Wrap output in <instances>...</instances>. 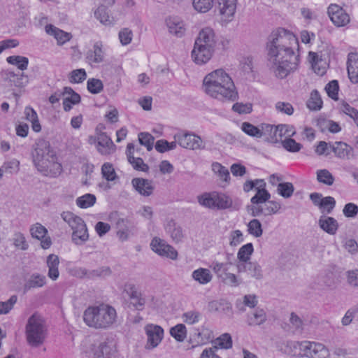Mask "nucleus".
I'll list each match as a JSON object with an SVG mask.
<instances>
[{"label":"nucleus","instance_id":"obj_4","mask_svg":"<svg viewBox=\"0 0 358 358\" xmlns=\"http://www.w3.org/2000/svg\"><path fill=\"white\" fill-rule=\"evenodd\" d=\"M115 309L108 304L89 306L83 313V320L87 326L96 329H106L116 321Z\"/></svg>","mask_w":358,"mask_h":358},{"label":"nucleus","instance_id":"obj_61","mask_svg":"<svg viewBox=\"0 0 358 358\" xmlns=\"http://www.w3.org/2000/svg\"><path fill=\"white\" fill-rule=\"evenodd\" d=\"M138 141L140 144L146 147L148 151L152 150L155 138L150 134L141 132L138 134Z\"/></svg>","mask_w":358,"mask_h":358},{"label":"nucleus","instance_id":"obj_33","mask_svg":"<svg viewBox=\"0 0 358 358\" xmlns=\"http://www.w3.org/2000/svg\"><path fill=\"white\" fill-rule=\"evenodd\" d=\"M266 182L264 181L263 184H259L256 187L257 193L250 199L252 204H259L266 202L271 198L270 193L266 189Z\"/></svg>","mask_w":358,"mask_h":358},{"label":"nucleus","instance_id":"obj_22","mask_svg":"<svg viewBox=\"0 0 358 358\" xmlns=\"http://www.w3.org/2000/svg\"><path fill=\"white\" fill-rule=\"evenodd\" d=\"M63 108L66 112L71 110L73 105L80 102V96L73 91L70 87H65L63 89Z\"/></svg>","mask_w":358,"mask_h":358},{"label":"nucleus","instance_id":"obj_17","mask_svg":"<svg viewBox=\"0 0 358 358\" xmlns=\"http://www.w3.org/2000/svg\"><path fill=\"white\" fill-rule=\"evenodd\" d=\"M331 150L339 159L349 160L354 157L353 148L346 143L336 141L330 145Z\"/></svg>","mask_w":358,"mask_h":358},{"label":"nucleus","instance_id":"obj_54","mask_svg":"<svg viewBox=\"0 0 358 358\" xmlns=\"http://www.w3.org/2000/svg\"><path fill=\"white\" fill-rule=\"evenodd\" d=\"M317 180L324 185H332L334 182V177L327 169L318 170L317 171Z\"/></svg>","mask_w":358,"mask_h":358},{"label":"nucleus","instance_id":"obj_48","mask_svg":"<svg viewBox=\"0 0 358 358\" xmlns=\"http://www.w3.org/2000/svg\"><path fill=\"white\" fill-rule=\"evenodd\" d=\"M241 129L248 136L256 138H261L262 136V124L259 127H257L249 122H244L241 124Z\"/></svg>","mask_w":358,"mask_h":358},{"label":"nucleus","instance_id":"obj_56","mask_svg":"<svg viewBox=\"0 0 358 358\" xmlns=\"http://www.w3.org/2000/svg\"><path fill=\"white\" fill-rule=\"evenodd\" d=\"M17 301V295H12L7 301H0V315H6L14 308Z\"/></svg>","mask_w":358,"mask_h":358},{"label":"nucleus","instance_id":"obj_18","mask_svg":"<svg viewBox=\"0 0 358 358\" xmlns=\"http://www.w3.org/2000/svg\"><path fill=\"white\" fill-rule=\"evenodd\" d=\"M96 148L101 155H107L115 150V145L106 133L100 132L97 134Z\"/></svg>","mask_w":358,"mask_h":358},{"label":"nucleus","instance_id":"obj_46","mask_svg":"<svg viewBox=\"0 0 358 358\" xmlns=\"http://www.w3.org/2000/svg\"><path fill=\"white\" fill-rule=\"evenodd\" d=\"M322 106V101L319 92L313 90L310 94V97L307 102V107L312 110H319Z\"/></svg>","mask_w":358,"mask_h":358},{"label":"nucleus","instance_id":"obj_31","mask_svg":"<svg viewBox=\"0 0 358 358\" xmlns=\"http://www.w3.org/2000/svg\"><path fill=\"white\" fill-rule=\"evenodd\" d=\"M117 229V236L121 241H125L128 239L129 230V221L124 218H118L115 222Z\"/></svg>","mask_w":358,"mask_h":358},{"label":"nucleus","instance_id":"obj_12","mask_svg":"<svg viewBox=\"0 0 358 358\" xmlns=\"http://www.w3.org/2000/svg\"><path fill=\"white\" fill-rule=\"evenodd\" d=\"M327 13L331 22L338 27H344L350 22L349 15L337 4H330Z\"/></svg>","mask_w":358,"mask_h":358},{"label":"nucleus","instance_id":"obj_19","mask_svg":"<svg viewBox=\"0 0 358 358\" xmlns=\"http://www.w3.org/2000/svg\"><path fill=\"white\" fill-rule=\"evenodd\" d=\"M131 184L136 191L144 196H150L155 189L154 182L148 179L135 178L132 179Z\"/></svg>","mask_w":358,"mask_h":358},{"label":"nucleus","instance_id":"obj_40","mask_svg":"<svg viewBox=\"0 0 358 358\" xmlns=\"http://www.w3.org/2000/svg\"><path fill=\"white\" fill-rule=\"evenodd\" d=\"M267 320L265 310L262 308H257L254 313L248 316L249 325L256 326L264 324Z\"/></svg>","mask_w":358,"mask_h":358},{"label":"nucleus","instance_id":"obj_9","mask_svg":"<svg viewBox=\"0 0 358 358\" xmlns=\"http://www.w3.org/2000/svg\"><path fill=\"white\" fill-rule=\"evenodd\" d=\"M147 336L145 349L152 350L157 348L164 337V329L159 325L148 324L144 327Z\"/></svg>","mask_w":358,"mask_h":358},{"label":"nucleus","instance_id":"obj_2","mask_svg":"<svg viewBox=\"0 0 358 358\" xmlns=\"http://www.w3.org/2000/svg\"><path fill=\"white\" fill-rule=\"evenodd\" d=\"M203 90L207 95L221 101H234L238 97L231 78L222 69H216L204 77Z\"/></svg>","mask_w":358,"mask_h":358},{"label":"nucleus","instance_id":"obj_3","mask_svg":"<svg viewBox=\"0 0 358 358\" xmlns=\"http://www.w3.org/2000/svg\"><path fill=\"white\" fill-rule=\"evenodd\" d=\"M32 156L35 166L44 176H55L61 173L62 166L56 162V155L48 141L44 139L37 141Z\"/></svg>","mask_w":358,"mask_h":358},{"label":"nucleus","instance_id":"obj_29","mask_svg":"<svg viewBox=\"0 0 358 358\" xmlns=\"http://www.w3.org/2000/svg\"><path fill=\"white\" fill-rule=\"evenodd\" d=\"M92 353L91 358H113L112 349L106 343L92 345Z\"/></svg>","mask_w":358,"mask_h":358},{"label":"nucleus","instance_id":"obj_25","mask_svg":"<svg viewBox=\"0 0 358 358\" xmlns=\"http://www.w3.org/2000/svg\"><path fill=\"white\" fill-rule=\"evenodd\" d=\"M45 30L48 34L54 36V38L57 40V45H59L64 44L71 38V35L70 33L65 32L50 24H47L45 27Z\"/></svg>","mask_w":358,"mask_h":358},{"label":"nucleus","instance_id":"obj_11","mask_svg":"<svg viewBox=\"0 0 358 358\" xmlns=\"http://www.w3.org/2000/svg\"><path fill=\"white\" fill-rule=\"evenodd\" d=\"M152 250L157 255L175 260L178 257V252L165 241L155 237L150 243Z\"/></svg>","mask_w":358,"mask_h":358},{"label":"nucleus","instance_id":"obj_58","mask_svg":"<svg viewBox=\"0 0 358 358\" xmlns=\"http://www.w3.org/2000/svg\"><path fill=\"white\" fill-rule=\"evenodd\" d=\"M294 188L292 182H281L278 185V194L284 198H289L293 194Z\"/></svg>","mask_w":358,"mask_h":358},{"label":"nucleus","instance_id":"obj_38","mask_svg":"<svg viewBox=\"0 0 358 358\" xmlns=\"http://www.w3.org/2000/svg\"><path fill=\"white\" fill-rule=\"evenodd\" d=\"M215 209H227L232 206V200L224 194L214 192Z\"/></svg>","mask_w":358,"mask_h":358},{"label":"nucleus","instance_id":"obj_47","mask_svg":"<svg viewBox=\"0 0 358 358\" xmlns=\"http://www.w3.org/2000/svg\"><path fill=\"white\" fill-rule=\"evenodd\" d=\"M6 61L10 64L17 66L22 71L27 69L29 64L27 57L20 55L10 56L7 57Z\"/></svg>","mask_w":358,"mask_h":358},{"label":"nucleus","instance_id":"obj_14","mask_svg":"<svg viewBox=\"0 0 358 358\" xmlns=\"http://www.w3.org/2000/svg\"><path fill=\"white\" fill-rule=\"evenodd\" d=\"M213 52V48L195 42L192 51V58L196 64H203L210 59Z\"/></svg>","mask_w":358,"mask_h":358},{"label":"nucleus","instance_id":"obj_10","mask_svg":"<svg viewBox=\"0 0 358 358\" xmlns=\"http://www.w3.org/2000/svg\"><path fill=\"white\" fill-rule=\"evenodd\" d=\"M175 139L182 148L191 150H203L205 145L201 137L191 134H178L175 135Z\"/></svg>","mask_w":358,"mask_h":358},{"label":"nucleus","instance_id":"obj_13","mask_svg":"<svg viewBox=\"0 0 358 358\" xmlns=\"http://www.w3.org/2000/svg\"><path fill=\"white\" fill-rule=\"evenodd\" d=\"M217 3L222 20L227 22L232 21L236 11L238 0H217Z\"/></svg>","mask_w":358,"mask_h":358},{"label":"nucleus","instance_id":"obj_45","mask_svg":"<svg viewBox=\"0 0 358 358\" xmlns=\"http://www.w3.org/2000/svg\"><path fill=\"white\" fill-rule=\"evenodd\" d=\"M216 350L219 348L229 349L232 347L231 337L229 334H224L213 341V345Z\"/></svg>","mask_w":358,"mask_h":358},{"label":"nucleus","instance_id":"obj_64","mask_svg":"<svg viewBox=\"0 0 358 358\" xmlns=\"http://www.w3.org/2000/svg\"><path fill=\"white\" fill-rule=\"evenodd\" d=\"M282 143L283 148L285 150H287V151L291 152H297L302 148V145L301 143L296 142V141L292 138H285L282 142Z\"/></svg>","mask_w":358,"mask_h":358},{"label":"nucleus","instance_id":"obj_5","mask_svg":"<svg viewBox=\"0 0 358 358\" xmlns=\"http://www.w3.org/2000/svg\"><path fill=\"white\" fill-rule=\"evenodd\" d=\"M48 329L45 321L38 313L31 315L25 326V336L27 343L34 348L41 346L47 337Z\"/></svg>","mask_w":358,"mask_h":358},{"label":"nucleus","instance_id":"obj_20","mask_svg":"<svg viewBox=\"0 0 358 358\" xmlns=\"http://www.w3.org/2000/svg\"><path fill=\"white\" fill-rule=\"evenodd\" d=\"M30 232L33 238L41 241V245L43 249L50 247L52 244L50 238L46 237L48 230L42 224L39 223L34 224L30 229Z\"/></svg>","mask_w":358,"mask_h":358},{"label":"nucleus","instance_id":"obj_21","mask_svg":"<svg viewBox=\"0 0 358 358\" xmlns=\"http://www.w3.org/2000/svg\"><path fill=\"white\" fill-rule=\"evenodd\" d=\"M195 42L215 49L216 39L214 30L209 27L202 29L199 31Z\"/></svg>","mask_w":358,"mask_h":358},{"label":"nucleus","instance_id":"obj_7","mask_svg":"<svg viewBox=\"0 0 358 358\" xmlns=\"http://www.w3.org/2000/svg\"><path fill=\"white\" fill-rule=\"evenodd\" d=\"M231 256L232 255L227 254L226 262H213L210 268L224 284L231 287H238L241 281L235 274L229 272V267L233 264L229 261Z\"/></svg>","mask_w":358,"mask_h":358},{"label":"nucleus","instance_id":"obj_24","mask_svg":"<svg viewBox=\"0 0 358 358\" xmlns=\"http://www.w3.org/2000/svg\"><path fill=\"white\" fill-rule=\"evenodd\" d=\"M319 227L329 235H335L338 229L337 220L332 217L323 215L318 220Z\"/></svg>","mask_w":358,"mask_h":358},{"label":"nucleus","instance_id":"obj_6","mask_svg":"<svg viewBox=\"0 0 358 358\" xmlns=\"http://www.w3.org/2000/svg\"><path fill=\"white\" fill-rule=\"evenodd\" d=\"M293 348V355L304 356L308 358H329V351L322 343L311 341L290 342L288 344Z\"/></svg>","mask_w":358,"mask_h":358},{"label":"nucleus","instance_id":"obj_57","mask_svg":"<svg viewBox=\"0 0 358 358\" xmlns=\"http://www.w3.org/2000/svg\"><path fill=\"white\" fill-rule=\"evenodd\" d=\"M94 15L103 24L111 23L108 8L105 6H99L94 12Z\"/></svg>","mask_w":358,"mask_h":358},{"label":"nucleus","instance_id":"obj_1","mask_svg":"<svg viewBox=\"0 0 358 358\" xmlns=\"http://www.w3.org/2000/svg\"><path fill=\"white\" fill-rule=\"evenodd\" d=\"M298 45L294 34L283 28L269 35L266 43L267 66L277 78H285L296 70L299 59L294 50Z\"/></svg>","mask_w":358,"mask_h":358},{"label":"nucleus","instance_id":"obj_43","mask_svg":"<svg viewBox=\"0 0 358 358\" xmlns=\"http://www.w3.org/2000/svg\"><path fill=\"white\" fill-rule=\"evenodd\" d=\"M214 192H206L197 196L198 203L208 208L215 209Z\"/></svg>","mask_w":358,"mask_h":358},{"label":"nucleus","instance_id":"obj_34","mask_svg":"<svg viewBox=\"0 0 358 358\" xmlns=\"http://www.w3.org/2000/svg\"><path fill=\"white\" fill-rule=\"evenodd\" d=\"M89 238V234L85 223L73 230L72 241L76 245H82Z\"/></svg>","mask_w":358,"mask_h":358},{"label":"nucleus","instance_id":"obj_63","mask_svg":"<svg viewBox=\"0 0 358 358\" xmlns=\"http://www.w3.org/2000/svg\"><path fill=\"white\" fill-rule=\"evenodd\" d=\"M87 90L92 94H98L103 90V85L101 80L96 78H90L87 83Z\"/></svg>","mask_w":358,"mask_h":358},{"label":"nucleus","instance_id":"obj_37","mask_svg":"<svg viewBox=\"0 0 358 358\" xmlns=\"http://www.w3.org/2000/svg\"><path fill=\"white\" fill-rule=\"evenodd\" d=\"M61 217L63 220L69 224L72 231L78 228L80 225L85 224V222L80 217L69 211L63 212L61 214Z\"/></svg>","mask_w":358,"mask_h":358},{"label":"nucleus","instance_id":"obj_39","mask_svg":"<svg viewBox=\"0 0 358 358\" xmlns=\"http://www.w3.org/2000/svg\"><path fill=\"white\" fill-rule=\"evenodd\" d=\"M166 230L175 242H179L182 240L183 237L182 229L174 221L171 220L167 223Z\"/></svg>","mask_w":358,"mask_h":358},{"label":"nucleus","instance_id":"obj_32","mask_svg":"<svg viewBox=\"0 0 358 358\" xmlns=\"http://www.w3.org/2000/svg\"><path fill=\"white\" fill-rule=\"evenodd\" d=\"M46 283V278L39 273H33L24 285V291H28L34 288H39L44 286Z\"/></svg>","mask_w":358,"mask_h":358},{"label":"nucleus","instance_id":"obj_53","mask_svg":"<svg viewBox=\"0 0 358 358\" xmlns=\"http://www.w3.org/2000/svg\"><path fill=\"white\" fill-rule=\"evenodd\" d=\"M248 233L255 238H259L262 235L263 230L262 224L257 219L250 220L248 224Z\"/></svg>","mask_w":358,"mask_h":358},{"label":"nucleus","instance_id":"obj_28","mask_svg":"<svg viewBox=\"0 0 358 358\" xmlns=\"http://www.w3.org/2000/svg\"><path fill=\"white\" fill-rule=\"evenodd\" d=\"M102 43L96 42L93 45V50L87 51L86 59L90 63H100L103 61L104 52L102 50Z\"/></svg>","mask_w":358,"mask_h":358},{"label":"nucleus","instance_id":"obj_52","mask_svg":"<svg viewBox=\"0 0 358 358\" xmlns=\"http://www.w3.org/2000/svg\"><path fill=\"white\" fill-rule=\"evenodd\" d=\"M212 170L217 174L220 179L225 182H228L230 179V175L229 170L221 164L218 162H213L212 164Z\"/></svg>","mask_w":358,"mask_h":358},{"label":"nucleus","instance_id":"obj_55","mask_svg":"<svg viewBox=\"0 0 358 358\" xmlns=\"http://www.w3.org/2000/svg\"><path fill=\"white\" fill-rule=\"evenodd\" d=\"M278 125L275 127L271 124H262V134L263 136H267L273 141H278Z\"/></svg>","mask_w":358,"mask_h":358},{"label":"nucleus","instance_id":"obj_30","mask_svg":"<svg viewBox=\"0 0 358 358\" xmlns=\"http://www.w3.org/2000/svg\"><path fill=\"white\" fill-rule=\"evenodd\" d=\"M46 264L48 267V277L52 280H56L59 275L58 269L59 264V257L55 254L49 255L47 257Z\"/></svg>","mask_w":358,"mask_h":358},{"label":"nucleus","instance_id":"obj_50","mask_svg":"<svg viewBox=\"0 0 358 358\" xmlns=\"http://www.w3.org/2000/svg\"><path fill=\"white\" fill-rule=\"evenodd\" d=\"M111 274V270L108 266H103L98 268L96 269L87 271L85 273V275L90 279H94L95 278H104L106 276H109Z\"/></svg>","mask_w":358,"mask_h":358},{"label":"nucleus","instance_id":"obj_8","mask_svg":"<svg viewBox=\"0 0 358 358\" xmlns=\"http://www.w3.org/2000/svg\"><path fill=\"white\" fill-rule=\"evenodd\" d=\"M124 291L129 299V306L138 311L143 310L145 308L150 298L153 299V296H148L141 292L133 284L126 285Z\"/></svg>","mask_w":358,"mask_h":358},{"label":"nucleus","instance_id":"obj_16","mask_svg":"<svg viewBox=\"0 0 358 358\" xmlns=\"http://www.w3.org/2000/svg\"><path fill=\"white\" fill-rule=\"evenodd\" d=\"M308 59L313 71L318 75H323L327 69V62L322 52H309Z\"/></svg>","mask_w":358,"mask_h":358},{"label":"nucleus","instance_id":"obj_35","mask_svg":"<svg viewBox=\"0 0 358 358\" xmlns=\"http://www.w3.org/2000/svg\"><path fill=\"white\" fill-rule=\"evenodd\" d=\"M192 278L201 285L210 282L213 278L210 271L208 268H199L194 270L192 274Z\"/></svg>","mask_w":358,"mask_h":358},{"label":"nucleus","instance_id":"obj_59","mask_svg":"<svg viewBox=\"0 0 358 358\" xmlns=\"http://www.w3.org/2000/svg\"><path fill=\"white\" fill-rule=\"evenodd\" d=\"M296 131L293 126L289 124L278 125V141L282 137L285 138H291L295 134Z\"/></svg>","mask_w":358,"mask_h":358},{"label":"nucleus","instance_id":"obj_62","mask_svg":"<svg viewBox=\"0 0 358 358\" xmlns=\"http://www.w3.org/2000/svg\"><path fill=\"white\" fill-rule=\"evenodd\" d=\"M87 78L85 70L79 69L72 71L69 75V81L71 83H80Z\"/></svg>","mask_w":358,"mask_h":358},{"label":"nucleus","instance_id":"obj_51","mask_svg":"<svg viewBox=\"0 0 358 358\" xmlns=\"http://www.w3.org/2000/svg\"><path fill=\"white\" fill-rule=\"evenodd\" d=\"M170 334L179 342L185 340L187 336L186 327L182 324H179L171 328Z\"/></svg>","mask_w":358,"mask_h":358},{"label":"nucleus","instance_id":"obj_27","mask_svg":"<svg viewBox=\"0 0 358 358\" xmlns=\"http://www.w3.org/2000/svg\"><path fill=\"white\" fill-rule=\"evenodd\" d=\"M348 74L353 83H358V55L350 53L348 59Z\"/></svg>","mask_w":358,"mask_h":358},{"label":"nucleus","instance_id":"obj_49","mask_svg":"<svg viewBox=\"0 0 358 358\" xmlns=\"http://www.w3.org/2000/svg\"><path fill=\"white\" fill-rule=\"evenodd\" d=\"M101 175L108 182L114 181L117 178L113 165L109 162H106L102 165Z\"/></svg>","mask_w":358,"mask_h":358},{"label":"nucleus","instance_id":"obj_36","mask_svg":"<svg viewBox=\"0 0 358 358\" xmlns=\"http://www.w3.org/2000/svg\"><path fill=\"white\" fill-rule=\"evenodd\" d=\"M24 114L25 119L31 123V128L34 131L39 132L41 130V126L38 121V117L36 112L30 106H27L24 108Z\"/></svg>","mask_w":358,"mask_h":358},{"label":"nucleus","instance_id":"obj_41","mask_svg":"<svg viewBox=\"0 0 358 358\" xmlns=\"http://www.w3.org/2000/svg\"><path fill=\"white\" fill-rule=\"evenodd\" d=\"M253 251L254 248L251 243H247L241 247L237 253V258L238 259L237 263L250 262V257Z\"/></svg>","mask_w":358,"mask_h":358},{"label":"nucleus","instance_id":"obj_15","mask_svg":"<svg viewBox=\"0 0 358 358\" xmlns=\"http://www.w3.org/2000/svg\"><path fill=\"white\" fill-rule=\"evenodd\" d=\"M236 266L238 273H245L249 277L256 280H262L263 278L262 267L256 262L236 263Z\"/></svg>","mask_w":358,"mask_h":358},{"label":"nucleus","instance_id":"obj_42","mask_svg":"<svg viewBox=\"0 0 358 358\" xmlns=\"http://www.w3.org/2000/svg\"><path fill=\"white\" fill-rule=\"evenodd\" d=\"M192 6L198 13H206L213 7L214 0H192Z\"/></svg>","mask_w":358,"mask_h":358},{"label":"nucleus","instance_id":"obj_23","mask_svg":"<svg viewBox=\"0 0 358 358\" xmlns=\"http://www.w3.org/2000/svg\"><path fill=\"white\" fill-rule=\"evenodd\" d=\"M166 26L169 31L176 36V37L180 38L185 35L186 28L183 21L176 17H169L166 20Z\"/></svg>","mask_w":358,"mask_h":358},{"label":"nucleus","instance_id":"obj_60","mask_svg":"<svg viewBox=\"0 0 358 358\" xmlns=\"http://www.w3.org/2000/svg\"><path fill=\"white\" fill-rule=\"evenodd\" d=\"M336 206V200L334 197L329 196L324 197L322 205L320 207L321 213L329 214L332 212Z\"/></svg>","mask_w":358,"mask_h":358},{"label":"nucleus","instance_id":"obj_26","mask_svg":"<svg viewBox=\"0 0 358 358\" xmlns=\"http://www.w3.org/2000/svg\"><path fill=\"white\" fill-rule=\"evenodd\" d=\"M3 79L8 81L10 87H22L28 83L27 76L23 73L16 74L10 71H5L3 73Z\"/></svg>","mask_w":358,"mask_h":358},{"label":"nucleus","instance_id":"obj_44","mask_svg":"<svg viewBox=\"0 0 358 358\" xmlns=\"http://www.w3.org/2000/svg\"><path fill=\"white\" fill-rule=\"evenodd\" d=\"M96 198L92 194H85L76 199V204L80 208H87L94 205Z\"/></svg>","mask_w":358,"mask_h":358}]
</instances>
